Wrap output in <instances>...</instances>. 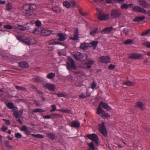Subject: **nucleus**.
Masks as SVG:
<instances>
[{"label": "nucleus", "instance_id": "f257e3e1", "mask_svg": "<svg viewBox=\"0 0 150 150\" xmlns=\"http://www.w3.org/2000/svg\"><path fill=\"white\" fill-rule=\"evenodd\" d=\"M102 107L108 110H111V108L107 103L103 102H100L99 104L97 109V112L98 114L99 115H101L102 116H107L104 111L102 109Z\"/></svg>", "mask_w": 150, "mask_h": 150}, {"label": "nucleus", "instance_id": "f03ea898", "mask_svg": "<svg viewBox=\"0 0 150 150\" xmlns=\"http://www.w3.org/2000/svg\"><path fill=\"white\" fill-rule=\"evenodd\" d=\"M36 6L34 4H29L24 5L23 6V9L24 11H25V14H23V15H26L28 14L29 15H31V12L34 10L36 9Z\"/></svg>", "mask_w": 150, "mask_h": 150}, {"label": "nucleus", "instance_id": "7ed1b4c3", "mask_svg": "<svg viewBox=\"0 0 150 150\" xmlns=\"http://www.w3.org/2000/svg\"><path fill=\"white\" fill-rule=\"evenodd\" d=\"M72 56L77 60L84 61L88 59V57L87 54H82L79 52L75 53Z\"/></svg>", "mask_w": 150, "mask_h": 150}, {"label": "nucleus", "instance_id": "20e7f679", "mask_svg": "<svg viewBox=\"0 0 150 150\" xmlns=\"http://www.w3.org/2000/svg\"><path fill=\"white\" fill-rule=\"evenodd\" d=\"M97 14L99 16L98 19L100 21L106 20L109 17V15L108 13H102L101 10L98 8L96 9Z\"/></svg>", "mask_w": 150, "mask_h": 150}, {"label": "nucleus", "instance_id": "39448f33", "mask_svg": "<svg viewBox=\"0 0 150 150\" xmlns=\"http://www.w3.org/2000/svg\"><path fill=\"white\" fill-rule=\"evenodd\" d=\"M67 69L69 70L76 68L74 62L72 59L69 57L67 59Z\"/></svg>", "mask_w": 150, "mask_h": 150}, {"label": "nucleus", "instance_id": "423d86ee", "mask_svg": "<svg viewBox=\"0 0 150 150\" xmlns=\"http://www.w3.org/2000/svg\"><path fill=\"white\" fill-rule=\"evenodd\" d=\"M98 125L99 132L105 137H107V132L104 122H102L101 123L99 124Z\"/></svg>", "mask_w": 150, "mask_h": 150}, {"label": "nucleus", "instance_id": "0eeeda50", "mask_svg": "<svg viewBox=\"0 0 150 150\" xmlns=\"http://www.w3.org/2000/svg\"><path fill=\"white\" fill-rule=\"evenodd\" d=\"M86 137L89 139L95 142L96 144H98L99 138L96 134H88L86 135Z\"/></svg>", "mask_w": 150, "mask_h": 150}, {"label": "nucleus", "instance_id": "6e6552de", "mask_svg": "<svg viewBox=\"0 0 150 150\" xmlns=\"http://www.w3.org/2000/svg\"><path fill=\"white\" fill-rule=\"evenodd\" d=\"M143 55L142 54H137L135 53L130 54L129 55V58L133 59H142Z\"/></svg>", "mask_w": 150, "mask_h": 150}, {"label": "nucleus", "instance_id": "1a4fd4ad", "mask_svg": "<svg viewBox=\"0 0 150 150\" xmlns=\"http://www.w3.org/2000/svg\"><path fill=\"white\" fill-rule=\"evenodd\" d=\"M121 15V11L119 9L113 10L111 12V16L114 18H118Z\"/></svg>", "mask_w": 150, "mask_h": 150}, {"label": "nucleus", "instance_id": "9d476101", "mask_svg": "<svg viewBox=\"0 0 150 150\" xmlns=\"http://www.w3.org/2000/svg\"><path fill=\"white\" fill-rule=\"evenodd\" d=\"M110 58L108 56H101L99 59L100 62L105 63H108L110 62Z\"/></svg>", "mask_w": 150, "mask_h": 150}, {"label": "nucleus", "instance_id": "9b49d317", "mask_svg": "<svg viewBox=\"0 0 150 150\" xmlns=\"http://www.w3.org/2000/svg\"><path fill=\"white\" fill-rule=\"evenodd\" d=\"M44 88L47 89L50 91H54L55 90L56 87L54 85L50 83H46L43 85Z\"/></svg>", "mask_w": 150, "mask_h": 150}, {"label": "nucleus", "instance_id": "f8f14e48", "mask_svg": "<svg viewBox=\"0 0 150 150\" xmlns=\"http://www.w3.org/2000/svg\"><path fill=\"white\" fill-rule=\"evenodd\" d=\"M133 9L134 11L140 12L144 14H145L146 12V10L141 7L139 6L133 7Z\"/></svg>", "mask_w": 150, "mask_h": 150}, {"label": "nucleus", "instance_id": "ddd939ff", "mask_svg": "<svg viewBox=\"0 0 150 150\" xmlns=\"http://www.w3.org/2000/svg\"><path fill=\"white\" fill-rule=\"evenodd\" d=\"M79 35V31L78 28H76L75 29L74 33V36L73 37H71L70 39L73 40L75 41L78 40V38Z\"/></svg>", "mask_w": 150, "mask_h": 150}, {"label": "nucleus", "instance_id": "4468645a", "mask_svg": "<svg viewBox=\"0 0 150 150\" xmlns=\"http://www.w3.org/2000/svg\"><path fill=\"white\" fill-rule=\"evenodd\" d=\"M23 111L22 110H18L13 112V115L16 118H20L22 116Z\"/></svg>", "mask_w": 150, "mask_h": 150}, {"label": "nucleus", "instance_id": "2eb2a0df", "mask_svg": "<svg viewBox=\"0 0 150 150\" xmlns=\"http://www.w3.org/2000/svg\"><path fill=\"white\" fill-rule=\"evenodd\" d=\"M53 32V31L48 29H44L42 30V34L44 36H48Z\"/></svg>", "mask_w": 150, "mask_h": 150}, {"label": "nucleus", "instance_id": "dca6fc26", "mask_svg": "<svg viewBox=\"0 0 150 150\" xmlns=\"http://www.w3.org/2000/svg\"><path fill=\"white\" fill-rule=\"evenodd\" d=\"M15 29H17L21 31H23L26 30L27 28L23 25H15Z\"/></svg>", "mask_w": 150, "mask_h": 150}, {"label": "nucleus", "instance_id": "f3484780", "mask_svg": "<svg viewBox=\"0 0 150 150\" xmlns=\"http://www.w3.org/2000/svg\"><path fill=\"white\" fill-rule=\"evenodd\" d=\"M113 28L112 26L109 27H106L103 29L101 32L104 33H109L112 30Z\"/></svg>", "mask_w": 150, "mask_h": 150}, {"label": "nucleus", "instance_id": "a211bd4d", "mask_svg": "<svg viewBox=\"0 0 150 150\" xmlns=\"http://www.w3.org/2000/svg\"><path fill=\"white\" fill-rule=\"evenodd\" d=\"M80 125V123L78 121H72L71 124V126L75 128H78Z\"/></svg>", "mask_w": 150, "mask_h": 150}, {"label": "nucleus", "instance_id": "6ab92c4d", "mask_svg": "<svg viewBox=\"0 0 150 150\" xmlns=\"http://www.w3.org/2000/svg\"><path fill=\"white\" fill-rule=\"evenodd\" d=\"M137 106L140 108L142 110H144L145 109V105L140 102H138L136 103Z\"/></svg>", "mask_w": 150, "mask_h": 150}, {"label": "nucleus", "instance_id": "aec40b11", "mask_svg": "<svg viewBox=\"0 0 150 150\" xmlns=\"http://www.w3.org/2000/svg\"><path fill=\"white\" fill-rule=\"evenodd\" d=\"M145 17L144 16H137L134 18L133 21L134 22H140L144 20Z\"/></svg>", "mask_w": 150, "mask_h": 150}, {"label": "nucleus", "instance_id": "412c9836", "mask_svg": "<svg viewBox=\"0 0 150 150\" xmlns=\"http://www.w3.org/2000/svg\"><path fill=\"white\" fill-rule=\"evenodd\" d=\"M57 36L59 37L58 40L60 41H64L66 39V37L62 33H58Z\"/></svg>", "mask_w": 150, "mask_h": 150}, {"label": "nucleus", "instance_id": "4be33fe9", "mask_svg": "<svg viewBox=\"0 0 150 150\" xmlns=\"http://www.w3.org/2000/svg\"><path fill=\"white\" fill-rule=\"evenodd\" d=\"M19 65L21 67L23 68H26L28 67V64L25 62H21L19 63Z\"/></svg>", "mask_w": 150, "mask_h": 150}, {"label": "nucleus", "instance_id": "5701e85b", "mask_svg": "<svg viewBox=\"0 0 150 150\" xmlns=\"http://www.w3.org/2000/svg\"><path fill=\"white\" fill-rule=\"evenodd\" d=\"M94 61L92 60H88L86 63V64L87 65L86 67L88 68H91L92 65L94 64Z\"/></svg>", "mask_w": 150, "mask_h": 150}, {"label": "nucleus", "instance_id": "b1692460", "mask_svg": "<svg viewBox=\"0 0 150 150\" xmlns=\"http://www.w3.org/2000/svg\"><path fill=\"white\" fill-rule=\"evenodd\" d=\"M139 2L140 4L144 8L148 6L147 3L144 0H140Z\"/></svg>", "mask_w": 150, "mask_h": 150}, {"label": "nucleus", "instance_id": "393cba45", "mask_svg": "<svg viewBox=\"0 0 150 150\" xmlns=\"http://www.w3.org/2000/svg\"><path fill=\"white\" fill-rule=\"evenodd\" d=\"M135 83L134 82H132L130 81H128L127 82H124L123 83V85H126L127 86H131L134 85Z\"/></svg>", "mask_w": 150, "mask_h": 150}, {"label": "nucleus", "instance_id": "a878e982", "mask_svg": "<svg viewBox=\"0 0 150 150\" xmlns=\"http://www.w3.org/2000/svg\"><path fill=\"white\" fill-rule=\"evenodd\" d=\"M47 137L51 139H54L55 138V135L54 134L48 133L47 134Z\"/></svg>", "mask_w": 150, "mask_h": 150}, {"label": "nucleus", "instance_id": "bb28decb", "mask_svg": "<svg viewBox=\"0 0 150 150\" xmlns=\"http://www.w3.org/2000/svg\"><path fill=\"white\" fill-rule=\"evenodd\" d=\"M90 96V94H88L87 93L85 94L82 93L81 94L79 95V97L80 98L82 99L86 98V97H89Z\"/></svg>", "mask_w": 150, "mask_h": 150}, {"label": "nucleus", "instance_id": "cd10ccee", "mask_svg": "<svg viewBox=\"0 0 150 150\" xmlns=\"http://www.w3.org/2000/svg\"><path fill=\"white\" fill-rule=\"evenodd\" d=\"M30 38L28 37L24 38L22 42L25 43L26 44L29 45L30 41Z\"/></svg>", "mask_w": 150, "mask_h": 150}, {"label": "nucleus", "instance_id": "c85d7f7f", "mask_svg": "<svg viewBox=\"0 0 150 150\" xmlns=\"http://www.w3.org/2000/svg\"><path fill=\"white\" fill-rule=\"evenodd\" d=\"M99 32V31L98 30L97 28H96L91 30L90 32V34L91 35H93L96 33H97Z\"/></svg>", "mask_w": 150, "mask_h": 150}, {"label": "nucleus", "instance_id": "c756f323", "mask_svg": "<svg viewBox=\"0 0 150 150\" xmlns=\"http://www.w3.org/2000/svg\"><path fill=\"white\" fill-rule=\"evenodd\" d=\"M55 77V74L53 73H50L47 75V77L49 79H52Z\"/></svg>", "mask_w": 150, "mask_h": 150}, {"label": "nucleus", "instance_id": "7c9ffc66", "mask_svg": "<svg viewBox=\"0 0 150 150\" xmlns=\"http://www.w3.org/2000/svg\"><path fill=\"white\" fill-rule=\"evenodd\" d=\"M63 6L67 8H69L71 7L70 2L67 1H65L63 2Z\"/></svg>", "mask_w": 150, "mask_h": 150}, {"label": "nucleus", "instance_id": "2f4dec72", "mask_svg": "<svg viewBox=\"0 0 150 150\" xmlns=\"http://www.w3.org/2000/svg\"><path fill=\"white\" fill-rule=\"evenodd\" d=\"M6 105L8 108L10 109H12L13 108H16V107H14L13 103H7Z\"/></svg>", "mask_w": 150, "mask_h": 150}, {"label": "nucleus", "instance_id": "473e14b6", "mask_svg": "<svg viewBox=\"0 0 150 150\" xmlns=\"http://www.w3.org/2000/svg\"><path fill=\"white\" fill-rule=\"evenodd\" d=\"M3 27L5 29L11 30L13 28H15V25L14 26H12L8 24L4 25Z\"/></svg>", "mask_w": 150, "mask_h": 150}, {"label": "nucleus", "instance_id": "72a5a7b5", "mask_svg": "<svg viewBox=\"0 0 150 150\" xmlns=\"http://www.w3.org/2000/svg\"><path fill=\"white\" fill-rule=\"evenodd\" d=\"M123 44L125 45L132 44H133V41L131 39H128L123 42Z\"/></svg>", "mask_w": 150, "mask_h": 150}, {"label": "nucleus", "instance_id": "f704fd0d", "mask_svg": "<svg viewBox=\"0 0 150 150\" xmlns=\"http://www.w3.org/2000/svg\"><path fill=\"white\" fill-rule=\"evenodd\" d=\"M31 135L33 137L36 138H44V136L43 135L41 134H31Z\"/></svg>", "mask_w": 150, "mask_h": 150}, {"label": "nucleus", "instance_id": "c9c22d12", "mask_svg": "<svg viewBox=\"0 0 150 150\" xmlns=\"http://www.w3.org/2000/svg\"><path fill=\"white\" fill-rule=\"evenodd\" d=\"M132 5V4H123L121 6V8L122 9H127L128 8V7L130 6L131 7V6Z\"/></svg>", "mask_w": 150, "mask_h": 150}, {"label": "nucleus", "instance_id": "e433bc0d", "mask_svg": "<svg viewBox=\"0 0 150 150\" xmlns=\"http://www.w3.org/2000/svg\"><path fill=\"white\" fill-rule=\"evenodd\" d=\"M15 88L18 91H21L22 90L24 91L26 90V89L25 88L18 86H15Z\"/></svg>", "mask_w": 150, "mask_h": 150}, {"label": "nucleus", "instance_id": "4c0bfd02", "mask_svg": "<svg viewBox=\"0 0 150 150\" xmlns=\"http://www.w3.org/2000/svg\"><path fill=\"white\" fill-rule=\"evenodd\" d=\"M30 40L29 45L34 44L37 42L36 40L34 38H30Z\"/></svg>", "mask_w": 150, "mask_h": 150}, {"label": "nucleus", "instance_id": "58836bf2", "mask_svg": "<svg viewBox=\"0 0 150 150\" xmlns=\"http://www.w3.org/2000/svg\"><path fill=\"white\" fill-rule=\"evenodd\" d=\"M16 37L17 38V39L20 40V41H21V42H23V40L24 38V37L23 35H18L16 36Z\"/></svg>", "mask_w": 150, "mask_h": 150}, {"label": "nucleus", "instance_id": "ea45409f", "mask_svg": "<svg viewBox=\"0 0 150 150\" xmlns=\"http://www.w3.org/2000/svg\"><path fill=\"white\" fill-rule=\"evenodd\" d=\"M33 112H45V110L41 109H34Z\"/></svg>", "mask_w": 150, "mask_h": 150}, {"label": "nucleus", "instance_id": "a19ab883", "mask_svg": "<svg viewBox=\"0 0 150 150\" xmlns=\"http://www.w3.org/2000/svg\"><path fill=\"white\" fill-rule=\"evenodd\" d=\"M6 8L7 10H9L12 8V4L10 3H9L6 5Z\"/></svg>", "mask_w": 150, "mask_h": 150}, {"label": "nucleus", "instance_id": "79ce46f5", "mask_svg": "<svg viewBox=\"0 0 150 150\" xmlns=\"http://www.w3.org/2000/svg\"><path fill=\"white\" fill-rule=\"evenodd\" d=\"M88 46V44H87L84 43H83L81 44L80 46V47L81 48L83 49H85L86 48H87V47Z\"/></svg>", "mask_w": 150, "mask_h": 150}, {"label": "nucleus", "instance_id": "37998d69", "mask_svg": "<svg viewBox=\"0 0 150 150\" xmlns=\"http://www.w3.org/2000/svg\"><path fill=\"white\" fill-rule=\"evenodd\" d=\"M53 11L56 13H58L59 11V8L57 6H54L52 7Z\"/></svg>", "mask_w": 150, "mask_h": 150}, {"label": "nucleus", "instance_id": "c03bdc74", "mask_svg": "<svg viewBox=\"0 0 150 150\" xmlns=\"http://www.w3.org/2000/svg\"><path fill=\"white\" fill-rule=\"evenodd\" d=\"M98 43V42L97 41H92L90 43L92 46L95 47V48L96 47Z\"/></svg>", "mask_w": 150, "mask_h": 150}, {"label": "nucleus", "instance_id": "a18cd8bd", "mask_svg": "<svg viewBox=\"0 0 150 150\" xmlns=\"http://www.w3.org/2000/svg\"><path fill=\"white\" fill-rule=\"evenodd\" d=\"M150 33V29H148L146 31L144 32H143L141 34V35L144 36L145 35H147L148 34Z\"/></svg>", "mask_w": 150, "mask_h": 150}, {"label": "nucleus", "instance_id": "49530a36", "mask_svg": "<svg viewBox=\"0 0 150 150\" xmlns=\"http://www.w3.org/2000/svg\"><path fill=\"white\" fill-rule=\"evenodd\" d=\"M51 107L52 109L50 110L51 112H52L55 111L56 110V106L55 105H52L51 106Z\"/></svg>", "mask_w": 150, "mask_h": 150}, {"label": "nucleus", "instance_id": "de8ad7c7", "mask_svg": "<svg viewBox=\"0 0 150 150\" xmlns=\"http://www.w3.org/2000/svg\"><path fill=\"white\" fill-rule=\"evenodd\" d=\"M34 33L36 34H39L40 33V31L39 28L35 29L33 32Z\"/></svg>", "mask_w": 150, "mask_h": 150}, {"label": "nucleus", "instance_id": "09e8293b", "mask_svg": "<svg viewBox=\"0 0 150 150\" xmlns=\"http://www.w3.org/2000/svg\"><path fill=\"white\" fill-rule=\"evenodd\" d=\"M5 145L8 148H12V147L9 144V142L8 141H6L4 142Z\"/></svg>", "mask_w": 150, "mask_h": 150}, {"label": "nucleus", "instance_id": "8fccbe9b", "mask_svg": "<svg viewBox=\"0 0 150 150\" xmlns=\"http://www.w3.org/2000/svg\"><path fill=\"white\" fill-rule=\"evenodd\" d=\"M96 83L94 81H93V83L91 84V88L92 89H94L96 88Z\"/></svg>", "mask_w": 150, "mask_h": 150}, {"label": "nucleus", "instance_id": "3c124183", "mask_svg": "<svg viewBox=\"0 0 150 150\" xmlns=\"http://www.w3.org/2000/svg\"><path fill=\"white\" fill-rule=\"evenodd\" d=\"M88 146L89 148L93 150L95 149V148L93 142H91L88 144Z\"/></svg>", "mask_w": 150, "mask_h": 150}, {"label": "nucleus", "instance_id": "603ef678", "mask_svg": "<svg viewBox=\"0 0 150 150\" xmlns=\"http://www.w3.org/2000/svg\"><path fill=\"white\" fill-rule=\"evenodd\" d=\"M70 4L71 5V6L72 7H74L76 4V2L74 1H72L70 2Z\"/></svg>", "mask_w": 150, "mask_h": 150}, {"label": "nucleus", "instance_id": "864d4df0", "mask_svg": "<svg viewBox=\"0 0 150 150\" xmlns=\"http://www.w3.org/2000/svg\"><path fill=\"white\" fill-rule=\"evenodd\" d=\"M56 42H55V40H51L49 41V44L50 45H56Z\"/></svg>", "mask_w": 150, "mask_h": 150}, {"label": "nucleus", "instance_id": "5fc2aeb1", "mask_svg": "<svg viewBox=\"0 0 150 150\" xmlns=\"http://www.w3.org/2000/svg\"><path fill=\"white\" fill-rule=\"evenodd\" d=\"M33 80L34 82H38L40 81V78L39 77H34L33 79Z\"/></svg>", "mask_w": 150, "mask_h": 150}, {"label": "nucleus", "instance_id": "6e6d98bb", "mask_svg": "<svg viewBox=\"0 0 150 150\" xmlns=\"http://www.w3.org/2000/svg\"><path fill=\"white\" fill-rule=\"evenodd\" d=\"M35 24L38 27L40 26L41 25V22L39 20H37L35 22Z\"/></svg>", "mask_w": 150, "mask_h": 150}, {"label": "nucleus", "instance_id": "4d7b16f0", "mask_svg": "<svg viewBox=\"0 0 150 150\" xmlns=\"http://www.w3.org/2000/svg\"><path fill=\"white\" fill-rule=\"evenodd\" d=\"M57 95L58 97H65L66 96V95L61 93H58L57 94Z\"/></svg>", "mask_w": 150, "mask_h": 150}, {"label": "nucleus", "instance_id": "13d9d810", "mask_svg": "<svg viewBox=\"0 0 150 150\" xmlns=\"http://www.w3.org/2000/svg\"><path fill=\"white\" fill-rule=\"evenodd\" d=\"M27 129H28L27 128V127L25 125L22 126L21 128V131H24V132H25Z\"/></svg>", "mask_w": 150, "mask_h": 150}, {"label": "nucleus", "instance_id": "bf43d9fd", "mask_svg": "<svg viewBox=\"0 0 150 150\" xmlns=\"http://www.w3.org/2000/svg\"><path fill=\"white\" fill-rule=\"evenodd\" d=\"M15 137L18 138H20L22 137L21 134L19 133H16L15 134Z\"/></svg>", "mask_w": 150, "mask_h": 150}, {"label": "nucleus", "instance_id": "052dcab7", "mask_svg": "<svg viewBox=\"0 0 150 150\" xmlns=\"http://www.w3.org/2000/svg\"><path fill=\"white\" fill-rule=\"evenodd\" d=\"M8 129V127H5L4 126L3 127L1 128V130L3 132H5L6 130Z\"/></svg>", "mask_w": 150, "mask_h": 150}, {"label": "nucleus", "instance_id": "680f3d73", "mask_svg": "<svg viewBox=\"0 0 150 150\" xmlns=\"http://www.w3.org/2000/svg\"><path fill=\"white\" fill-rule=\"evenodd\" d=\"M3 120L5 121L6 124L7 125H9L10 124V122L9 120L3 119Z\"/></svg>", "mask_w": 150, "mask_h": 150}, {"label": "nucleus", "instance_id": "e2e57ef3", "mask_svg": "<svg viewBox=\"0 0 150 150\" xmlns=\"http://www.w3.org/2000/svg\"><path fill=\"white\" fill-rule=\"evenodd\" d=\"M115 67V66L114 65L110 64L108 67L109 69H112Z\"/></svg>", "mask_w": 150, "mask_h": 150}, {"label": "nucleus", "instance_id": "0e129e2a", "mask_svg": "<svg viewBox=\"0 0 150 150\" xmlns=\"http://www.w3.org/2000/svg\"><path fill=\"white\" fill-rule=\"evenodd\" d=\"M43 118L45 119H49L51 118L50 115H47L43 117Z\"/></svg>", "mask_w": 150, "mask_h": 150}, {"label": "nucleus", "instance_id": "69168bd1", "mask_svg": "<svg viewBox=\"0 0 150 150\" xmlns=\"http://www.w3.org/2000/svg\"><path fill=\"white\" fill-rule=\"evenodd\" d=\"M79 13L80 14L84 17H85L87 15V13H84L81 11H79Z\"/></svg>", "mask_w": 150, "mask_h": 150}, {"label": "nucleus", "instance_id": "338daca9", "mask_svg": "<svg viewBox=\"0 0 150 150\" xmlns=\"http://www.w3.org/2000/svg\"><path fill=\"white\" fill-rule=\"evenodd\" d=\"M63 112L70 114L71 113V110L68 109L63 110Z\"/></svg>", "mask_w": 150, "mask_h": 150}, {"label": "nucleus", "instance_id": "774afa93", "mask_svg": "<svg viewBox=\"0 0 150 150\" xmlns=\"http://www.w3.org/2000/svg\"><path fill=\"white\" fill-rule=\"evenodd\" d=\"M129 31V30L125 28L123 29V32L126 35L128 34Z\"/></svg>", "mask_w": 150, "mask_h": 150}]
</instances>
